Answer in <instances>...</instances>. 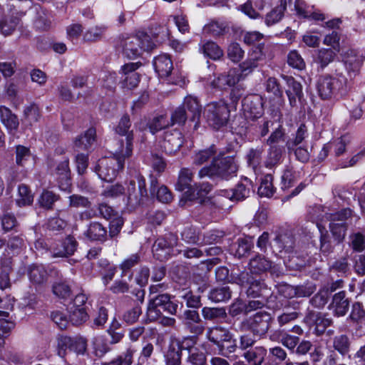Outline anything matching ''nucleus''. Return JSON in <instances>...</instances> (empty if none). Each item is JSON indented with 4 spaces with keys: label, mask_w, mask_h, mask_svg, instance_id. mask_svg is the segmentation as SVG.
Wrapping results in <instances>:
<instances>
[{
    "label": "nucleus",
    "mask_w": 365,
    "mask_h": 365,
    "mask_svg": "<svg viewBox=\"0 0 365 365\" xmlns=\"http://www.w3.org/2000/svg\"><path fill=\"white\" fill-rule=\"evenodd\" d=\"M237 170L238 165L233 156H222L220 153L209 165L202 168L197 175L200 178L208 177L212 180H227L235 176Z\"/></svg>",
    "instance_id": "nucleus-1"
},
{
    "label": "nucleus",
    "mask_w": 365,
    "mask_h": 365,
    "mask_svg": "<svg viewBox=\"0 0 365 365\" xmlns=\"http://www.w3.org/2000/svg\"><path fill=\"white\" fill-rule=\"evenodd\" d=\"M118 46L125 57L133 59L140 56L144 51H151L155 43L149 35L140 32L135 35L120 36Z\"/></svg>",
    "instance_id": "nucleus-2"
},
{
    "label": "nucleus",
    "mask_w": 365,
    "mask_h": 365,
    "mask_svg": "<svg viewBox=\"0 0 365 365\" xmlns=\"http://www.w3.org/2000/svg\"><path fill=\"white\" fill-rule=\"evenodd\" d=\"M273 322L274 317L269 312L259 311L243 319L240 324V329L241 331H250L258 339H264L267 336Z\"/></svg>",
    "instance_id": "nucleus-3"
},
{
    "label": "nucleus",
    "mask_w": 365,
    "mask_h": 365,
    "mask_svg": "<svg viewBox=\"0 0 365 365\" xmlns=\"http://www.w3.org/2000/svg\"><path fill=\"white\" fill-rule=\"evenodd\" d=\"M341 70L340 68L335 70L336 78L324 75L318 78L316 86L318 95L322 100L331 99L337 91H341V93L346 92L348 80Z\"/></svg>",
    "instance_id": "nucleus-4"
},
{
    "label": "nucleus",
    "mask_w": 365,
    "mask_h": 365,
    "mask_svg": "<svg viewBox=\"0 0 365 365\" xmlns=\"http://www.w3.org/2000/svg\"><path fill=\"white\" fill-rule=\"evenodd\" d=\"M174 298L168 294H158L150 299L146 312L148 319L154 322L160 317L163 312L175 315L178 304L173 300Z\"/></svg>",
    "instance_id": "nucleus-5"
},
{
    "label": "nucleus",
    "mask_w": 365,
    "mask_h": 365,
    "mask_svg": "<svg viewBox=\"0 0 365 365\" xmlns=\"http://www.w3.org/2000/svg\"><path fill=\"white\" fill-rule=\"evenodd\" d=\"M126 158L121 156L118 149L114 156L99 159L94 170L102 180L112 182L117 176L118 171L123 169Z\"/></svg>",
    "instance_id": "nucleus-6"
},
{
    "label": "nucleus",
    "mask_w": 365,
    "mask_h": 365,
    "mask_svg": "<svg viewBox=\"0 0 365 365\" xmlns=\"http://www.w3.org/2000/svg\"><path fill=\"white\" fill-rule=\"evenodd\" d=\"M230 113V111L225 103L213 102L207 105L205 117L210 126L215 130H219L227 125Z\"/></svg>",
    "instance_id": "nucleus-7"
},
{
    "label": "nucleus",
    "mask_w": 365,
    "mask_h": 365,
    "mask_svg": "<svg viewBox=\"0 0 365 365\" xmlns=\"http://www.w3.org/2000/svg\"><path fill=\"white\" fill-rule=\"evenodd\" d=\"M131 122L128 115L125 114L122 116L118 124L115 128V133L120 135L125 136V143L123 140L120 141V145L118 148L121 156L130 157L133 152V132L130 130Z\"/></svg>",
    "instance_id": "nucleus-8"
},
{
    "label": "nucleus",
    "mask_w": 365,
    "mask_h": 365,
    "mask_svg": "<svg viewBox=\"0 0 365 365\" xmlns=\"http://www.w3.org/2000/svg\"><path fill=\"white\" fill-rule=\"evenodd\" d=\"M242 111L247 119L255 120L264 114V100L258 94L245 96L242 101Z\"/></svg>",
    "instance_id": "nucleus-9"
},
{
    "label": "nucleus",
    "mask_w": 365,
    "mask_h": 365,
    "mask_svg": "<svg viewBox=\"0 0 365 365\" xmlns=\"http://www.w3.org/2000/svg\"><path fill=\"white\" fill-rule=\"evenodd\" d=\"M128 202L132 207L140 205L147 197L145 180L142 176H138L137 182L132 180L129 182L127 188Z\"/></svg>",
    "instance_id": "nucleus-10"
},
{
    "label": "nucleus",
    "mask_w": 365,
    "mask_h": 365,
    "mask_svg": "<svg viewBox=\"0 0 365 365\" xmlns=\"http://www.w3.org/2000/svg\"><path fill=\"white\" fill-rule=\"evenodd\" d=\"M183 144V137L178 130L164 133L160 146L163 152L168 155L175 154Z\"/></svg>",
    "instance_id": "nucleus-11"
},
{
    "label": "nucleus",
    "mask_w": 365,
    "mask_h": 365,
    "mask_svg": "<svg viewBox=\"0 0 365 365\" xmlns=\"http://www.w3.org/2000/svg\"><path fill=\"white\" fill-rule=\"evenodd\" d=\"M193 176L194 173L191 169L182 168L179 172L178 181L175 183V189L180 192H185V195L189 200L195 199V190L191 184Z\"/></svg>",
    "instance_id": "nucleus-12"
},
{
    "label": "nucleus",
    "mask_w": 365,
    "mask_h": 365,
    "mask_svg": "<svg viewBox=\"0 0 365 365\" xmlns=\"http://www.w3.org/2000/svg\"><path fill=\"white\" fill-rule=\"evenodd\" d=\"M140 62L129 63L122 66L120 83L123 88L133 89L140 82V75L136 70L141 66Z\"/></svg>",
    "instance_id": "nucleus-13"
},
{
    "label": "nucleus",
    "mask_w": 365,
    "mask_h": 365,
    "mask_svg": "<svg viewBox=\"0 0 365 365\" xmlns=\"http://www.w3.org/2000/svg\"><path fill=\"white\" fill-rule=\"evenodd\" d=\"M327 314L317 312L313 310H308L305 317L304 322L309 325H314V331L317 336L323 334L327 327H330L333 322L331 318L327 317Z\"/></svg>",
    "instance_id": "nucleus-14"
},
{
    "label": "nucleus",
    "mask_w": 365,
    "mask_h": 365,
    "mask_svg": "<svg viewBox=\"0 0 365 365\" xmlns=\"http://www.w3.org/2000/svg\"><path fill=\"white\" fill-rule=\"evenodd\" d=\"M183 324L185 328L196 336L201 335L205 329V323L198 312L195 309H186L183 312Z\"/></svg>",
    "instance_id": "nucleus-15"
},
{
    "label": "nucleus",
    "mask_w": 365,
    "mask_h": 365,
    "mask_svg": "<svg viewBox=\"0 0 365 365\" xmlns=\"http://www.w3.org/2000/svg\"><path fill=\"white\" fill-rule=\"evenodd\" d=\"M282 78L287 84L285 93L288 97L289 105L292 107L297 106V103H302L304 100L302 84L292 76L282 75Z\"/></svg>",
    "instance_id": "nucleus-16"
},
{
    "label": "nucleus",
    "mask_w": 365,
    "mask_h": 365,
    "mask_svg": "<svg viewBox=\"0 0 365 365\" xmlns=\"http://www.w3.org/2000/svg\"><path fill=\"white\" fill-rule=\"evenodd\" d=\"M192 341L191 339H184L182 341H172L164 354L165 365H180L182 351L185 350V342Z\"/></svg>",
    "instance_id": "nucleus-17"
},
{
    "label": "nucleus",
    "mask_w": 365,
    "mask_h": 365,
    "mask_svg": "<svg viewBox=\"0 0 365 365\" xmlns=\"http://www.w3.org/2000/svg\"><path fill=\"white\" fill-rule=\"evenodd\" d=\"M248 267L251 274H254L255 276H259L267 272H270L272 274L276 270V266L273 264V262L260 254H257L250 259Z\"/></svg>",
    "instance_id": "nucleus-18"
},
{
    "label": "nucleus",
    "mask_w": 365,
    "mask_h": 365,
    "mask_svg": "<svg viewBox=\"0 0 365 365\" xmlns=\"http://www.w3.org/2000/svg\"><path fill=\"white\" fill-rule=\"evenodd\" d=\"M180 106L186 110L189 120L195 123L194 127L196 128L198 125L202 113V105L199 99L195 96L187 95L185 97L183 103Z\"/></svg>",
    "instance_id": "nucleus-19"
},
{
    "label": "nucleus",
    "mask_w": 365,
    "mask_h": 365,
    "mask_svg": "<svg viewBox=\"0 0 365 365\" xmlns=\"http://www.w3.org/2000/svg\"><path fill=\"white\" fill-rule=\"evenodd\" d=\"M207 338L210 341L217 346L220 351H222L225 349L224 344L231 342L232 335L225 328L215 327L209 329L207 332Z\"/></svg>",
    "instance_id": "nucleus-20"
},
{
    "label": "nucleus",
    "mask_w": 365,
    "mask_h": 365,
    "mask_svg": "<svg viewBox=\"0 0 365 365\" xmlns=\"http://www.w3.org/2000/svg\"><path fill=\"white\" fill-rule=\"evenodd\" d=\"M344 62L350 79L358 75L363 63V57L354 50H348L344 55Z\"/></svg>",
    "instance_id": "nucleus-21"
},
{
    "label": "nucleus",
    "mask_w": 365,
    "mask_h": 365,
    "mask_svg": "<svg viewBox=\"0 0 365 365\" xmlns=\"http://www.w3.org/2000/svg\"><path fill=\"white\" fill-rule=\"evenodd\" d=\"M192 341L185 342V350L187 351V363L190 365H207L205 352L200 347L194 346L193 337H188Z\"/></svg>",
    "instance_id": "nucleus-22"
},
{
    "label": "nucleus",
    "mask_w": 365,
    "mask_h": 365,
    "mask_svg": "<svg viewBox=\"0 0 365 365\" xmlns=\"http://www.w3.org/2000/svg\"><path fill=\"white\" fill-rule=\"evenodd\" d=\"M349 305L350 299L345 291H341L333 295L329 309L333 310L335 316L343 317L347 313Z\"/></svg>",
    "instance_id": "nucleus-23"
},
{
    "label": "nucleus",
    "mask_w": 365,
    "mask_h": 365,
    "mask_svg": "<svg viewBox=\"0 0 365 365\" xmlns=\"http://www.w3.org/2000/svg\"><path fill=\"white\" fill-rule=\"evenodd\" d=\"M78 246V242L71 235H68L65 240L58 244L53 249V257H67L73 255L76 252Z\"/></svg>",
    "instance_id": "nucleus-24"
},
{
    "label": "nucleus",
    "mask_w": 365,
    "mask_h": 365,
    "mask_svg": "<svg viewBox=\"0 0 365 365\" xmlns=\"http://www.w3.org/2000/svg\"><path fill=\"white\" fill-rule=\"evenodd\" d=\"M56 173L58 187L63 191L71 192V182L68 160H65L58 164L56 168Z\"/></svg>",
    "instance_id": "nucleus-25"
},
{
    "label": "nucleus",
    "mask_w": 365,
    "mask_h": 365,
    "mask_svg": "<svg viewBox=\"0 0 365 365\" xmlns=\"http://www.w3.org/2000/svg\"><path fill=\"white\" fill-rule=\"evenodd\" d=\"M250 193V189L247 185L238 182L232 189L220 190L218 195L232 201H241L248 197Z\"/></svg>",
    "instance_id": "nucleus-26"
},
{
    "label": "nucleus",
    "mask_w": 365,
    "mask_h": 365,
    "mask_svg": "<svg viewBox=\"0 0 365 365\" xmlns=\"http://www.w3.org/2000/svg\"><path fill=\"white\" fill-rule=\"evenodd\" d=\"M28 276L34 285H43L48 281V272L43 264H33L28 267Z\"/></svg>",
    "instance_id": "nucleus-27"
},
{
    "label": "nucleus",
    "mask_w": 365,
    "mask_h": 365,
    "mask_svg": "<svg viewBox=\"0 0 365 365\" xmlns=\"http://www.w3.org/2000/svg\"><path fill=\"white\" fill-rule=\"evenodd\" d=\"M267 349L263 346H257L245 351L243 358L250 365H263Z\"/></svg>",
    "instance_id": "nucleus-28"
},
{
    "label": "nucleus",
    "mask_w": 365,
    "mask_h": 365,
    "mask_svg": "<svg viewBox=\"0 0 365 365\" xmlns=\"http://www.w3.org/2000/svg\"><path fill=\"white\" fill-rule=\"evenodd\" d=\"M96 131L94 128H88L83 135L74 140V148L77 152L89 150L96 141Z\"/></svg>",
    "instance_id": "nucleus-29"
},
{
    "label": "nucleus",
    "mask_w": 365,
    "mask_h": 365,
    "mask_svg": "<svg viewBox=\"0 0 365 365\" xmlns=\"http://www.w3.org/2000/svg\"><path fill=\"white\" fill-rule=\"evenodd\" d=\"M242 73L236 68L230 69L227 74L220 75L217 79L214 80L212 84L215 87L220 88L225 86H234L242 79Z\"/></svg>",
    "instance_id": "nucleus-30"
},
{
    "label": "nucleus",
    "mask_w": 365,
    "mask_h": 365,
    "mask_svg": "<svg viewBox=\"0 0 365 365\" xmlns=\"http://www.w3.org/2000/svg\"><path fill=\"white\" fill-rule=\"evenodd\" d=\"M153 66L156 73L161 78L168 77L173 68V61L167 54L159 55L153 61Z\"/></svg>",
    "instance_id": "nucleus-31"
},
{
    "label": "nucleus",
    "mask_w": 365,
    "mask_h": 365,
    "mask_svg": "<svg viewBox=\"0 0 365 365\" xmlns=\"http://www.w3.org/2000/svg\"><path fill=\"white\" fill-rule=\"evenodd\" d=\"M334 287H332L331 288H328L327 286L321 287L309 299V304L316 309H323L329 302L332 292H334Z\"/></svg>",
    "instance_id": "nucleus-32"
},
{
    "label": "nucleus",
    "mask_w": 365,
    "mask_h": 365,
    "mask_svg": "<svg viewBox=\"0 0 365 365\" xmlns=\"http://www.w3.org/2000/svg\"><path fill=\"white\" fill-rule=\"evenodd\" d=\"M287 9L286 0H281L280 4L273 8L264 17V23L267 26L279 23L284 17Z\"/></svg>",
    "instance_id": "nucleus-33"
},
{
    "label": "nucleus",
    "mask_w": 365,
    "mask_h": 365,
    "mask_svg": "<svg viewBox=\"0 0 365 365\" xmlns=\"http://www.w3.org/2000/svg\"><path fill=\"white\" fill-rule=\"evenodd\" d=\"M0 119L8 130L16 131L18 129L19 125L18 117L4 106H0Z\"/></svg>",
    "instance_id": "nucleus-34"
},
{
    "label": "nucleus",
    "mask_w": 365,
    "mask_h": 365,
    "mask_svg": "<svg viewBox=\"0 0 365 365\" xmlns=\"http://www.w3.org/2000/svg\"><path fill=\"white\" fill-rule=\"evenodd\" d=\"M78 344L82 349H86L85 342L77 341L76 339L68 336H60L57 338L58 354L63 357L67 350H72L74 346Z\"/></svg>",
    "instance_id": "nucleus-35"
},
{
    "label": "nucleus",
    "mask_w": 365,
    "mask_h": 365,
    "mask_svg": "<svg viewBox=\"0 0 365 365\" xmlns=\"http://www.w3.org/2000/svg\"><path fill=\"white\" fill-rule=\"evenodd\" d=\"M246 288L247 295L253 298L261 297L267 291V286L264 281L257 278V276H255Z\"/></svg>",
    "instance_id": "nucleus-36"
},
{
    "label": "nucleus",
    "mask_w": 365,
    "mask_h": 365,
    "mask_svg": "<svg viewBox=\"0 0 365 365\" xmlns=\"http://www.w3.org/2000/svg\"><path fill=\"white\" fill-rule=\"evenodd\" d=\"M308 136L307 127L304 124H301L298 128L295 135L293 138H289L286 142V148L289 153H292L296 147L299 145H304L305 139Z\"/></svg>",
    "instance_id": "nucleus-37"
},
{
    "label": "nucleus",
    "mask_w": 365,
    "mask_h": 365,
    "mask_svg": "<svg viewBox=\"0 0 365 365\" xmlns=\"http://www.w3.org/2000/svg\"><path fill=\"white\" fill-rule=\"evenodd\" d=\"M85 234L91 240L103 242L107 238L106 228L98 222H91Z\"/></svg>",
    "instance_id": "nucleus-38"
},
{
    "label": "nucleus",
    "mask_w": 365,
    "mask_h": 365,
    "mask_svg": "<svg viewBox=\"0 0 365 365\" xmlns=\"http://www.w3.org/2000/svg\"><path fill=\"white\" fill-rule=\"evenodd\" d=\"M217 148L215 145H211L209 148L195 152L192 157V163L195 165L200 166L208 162L211 158H216Z\"/></svg>",
    "instance_id": "nucleus-39"
},
{
    "label": "nucleus",
    "mask_w": 365,
    "mask_h": 365,
    "mask_svg": "<svg viewBox=\"0 0 365 365\" xmlns=\"http://www.w3.org/2000/svg\"><path fill=\"white\" fill-rule=\"evenodd\" d=\"M331 272L336 274L338 277H345L350 272V264L349 263V255L347 253L345 256L335 260L329 267Z\"/></svg>",
    "instance_id": "nucleus-40"
},
{
    "label": "nucleus",
    "mask_w": 365,
    "mask_h": 365,
    "mask_svg": "<svg viewBox=\"0 0 365 365\" xmlns=\"http://www.w3.org/2000/svg\"><path fill=\"white\" fill-rule=\"evenodd\" d=\"M263 153L264 148L262 145L251 148L246 154V160L248 166L255 170L262 162Z\"/></svg>",
    "instance_id": "nucleus-41"
},
{
    "label": "nucleus",
    "mask_w": 365,
    "mask_h": 365,
    "mask_svg": "<svg viewBox=\"0 0 365 365\" xmlns=\"http://www.w3.org/2000/svg\"><path fill=\"white\" fill-rule=\"evenodd\" d=\"M201 313L203 319L207 321L217 322L227 317V312L224 307H205L202 309Z\"/></svg>",
    "instance_id": "nucleus-42"
},
{
    "label": "nucleus",
    "mask_w": 365,
    "mask_h": 365,
    "mask_svg": "<svg viewBox=\"0 0 365 365\" xmlns=\"http://www.w3.org/2000/svg\"><path fill=\"white\" fill-rule=\"evenodd\" d=\"M60 200V195L52 191L44 190L38 199L39 206L46 210L53 209L56 202Z\"/></svg>",
    "instance_id": "nucleus-43"
},
{
    "label": "nucleus",
    "mask_w": 365,
    "mask_h": 365,
    "mask_svg": "<svg viewBox=\"0 0 365 365\" xmlns=\"http://www.w3.org/2000/svg\"><path fill=\"white\" fill-rule=\"evenodd\" d=\"M284 148L282 145L269 146L267 152V156L265 160L267 168H272L279 164L282 158Z\"/></svg>",
    "instance_id": "nucleus-44"
},
{
    "label": "nucleus",
    "mask_w": 365,
    "mask_h": 365,
    "mask_svg": "<svg viewBox=\"0 0 365 365\" xmlns=\"http://www.w3.org/2000/svg\"><path fill=\"white\" fill-rule=\"evenodd\" d=\"M232 297V292L229 287L223 286L211 289L208 299L213 302H223L229 300Z\"/></svg>",
    "instance_id": "nucleus-45"
},
{
    "label": "nucleus",
    "mask_w": 365,
    "mask_h": 365,
    "mask_svg": "<svg viewBox=\"0 0 365 365\" xmlns=\"http://www.w3.org/2000/svg\"><path fill=\"white\" fill-rule=\"evenodd\" d=\"M201 51L205 56L215 61L220 59L224 54L222 49L212 41H208L203 43Z\"/></svg>",
    "instance_id": "nucleus-46"
},
{
    "label": "nucleus",
    "mask_w": 365,
    "mask_h": 365,
    "mask_svg": "<svg viewBox=\"0 0 365 365\" xmlns=\"http://www.w3.org/2000/svg\"><path fill=\"white\" fill-rule=\"evenodd\" d=\"M7 247L14 255H19L26 247V240L22 235H12L7 241Z\"/></svg>",
    "instance_id": "nucleus-47"
},
{
    "label": "nucleus",
    "mask_w": 365,
    "mask_h": 365,
    "mask_svg": "<svg viewBox=\"0 0 365 365\" xmlns=\"http://www.w3.org/2000/svg\"><path fill=\"white\" fill-rule=\"evenodd\" d=\"M255 276L254 274H251L250 271H247L246 269H234L231 274L232 281L244 287H247Z\"/></svg>",
    "instance_id": "nucleus-48"
},
{
    "label": "nucleus",
    "mask_w": 365,
    "mask_h": 365,
    "mask_svg": "<svg viewBox=\"0 0 365 365\" xmlns=\"http://www.w3.org/2000/svg\"><path fill=\"white\" fill-rule=\"evenodd\" d=\"M178 237L173 233H168L165 237L158 238L153 245V251L169 250L177 245Z\"/></svg>",
    "instance_id": "nucleus-49"
},
{
    "label": "nucleus",
    "mask_w": 365,
    "mask_h": 365,
    "mask_svg": "<svg viewBox=\"0 0 365 365\" xmlns=\"http://www.w3.org/2000/svg\"><path fill=\"white\" fill-rule=\"evenodd\" d=\"M203 30L213 36H220L228 31V24L226 22L212 21L204 26Z\"/></svg>",
    "instance_id": "nucleus-50"
},
{
    "label": "nucleus",
    "mask_w": 365,
    "mask_h": 365,
    "mask_svg": "<svg viewBox=\"0 0 365 365\" xmlns=\"http://www.w3.org/2000/svg\"><path fill=\"white\" fill-rule=\"evenodd\" d=\"M253 247V242L251 238H239L236 243L233 245L235 250V255L239 258L248 255Z\"/></svg>",
    "instance_id": "nucleus-51"
},
{
    "label": "nucleus",
    "mask_w": 365,
    "mask_h": 365,
    "mask_svg": "<svg viewBox=\"0 0 365 365\" xmlns=\"http://www.w3.org/2000/svg\"><path fill=\"white\" fill-rule=\"evenodd\" d=\"M19 19L14 16H6L0 21V31L4 36H9L15 31Z\"/></svg>",
    "instance_id": "nucleus-52"
},
{
    "label": "nucleus",
    "mask_w": 365,
    "mask_h": 365,
    "mask_svg": "<svg viewBox=\"0 0 365 365\" xmlns=\"http://www.w3.org/2000/svg\"><path fill=\"white\" fill-rule=\"evenodd\" d=\"M273 176L271 174H267L261 180L260 185L258 188V194L261 197H272L275 191L273 186Z\"/></svg>",
    "instance_id": "nucleus-53"
},
{
    "label": "nucleus",
    "mask_w": 365,
    "mask_h": 365,
    "mask_svg": "<svg viewBox=\"0 0 365 365\" xmlns=\"http://www.w3.org/2000/svg\"><path fill=\"white\" fill-rule=\"evenodd\" d=\"M69 321L73 325H79L87 321L88 315L85 308H76V307H70Z\"/></svg>",
    "instance_id": "nucleus-54"
},
{
    "label": "nucleus",
    "mask_w": 365,
    "mask_h": 365,
    "mask_svg": "<svg viewBox=\"0 0 365 365\" xmlns=\"http://www.w3.org/2000/svg\"><path fill=\"white\" fill-rule=\"evenodd\" d=\"M351 341L349 338L345 334L336 336L334 338L333 346L335 350L340 353L342 356H345L349 351Z\"/></svg>",
    "instance_id": "nucleus-55"
},
{
    "label": "nucleus",
    "mask_w": 365,
    "mask_h": 365,
    "mask_svg": "<svg viewBox=\"0 0 365 365\" xmlns=\"http://www.w3.org/2000/svg\"><path fill=\"white\" fill-rule=\"evenodd\" d=\"M19 198L16 199V204L19 207L29 205L33 202L34 196L29 187L25 184H21L19 186Z\"/></svg>",
    "instance_id": "nucleus-56"
},
{
    "label": "nucleus",
    "mask_w": 365,
    "mask_h": 365,
    "mask_svg": "<svg viewBox=\"0 0 365 365\" xmlns=\"http://www.w3.org/2000/svg\"><path fill=\"white\" fill-rule=\"evenodd\" d=\"M187 119H189V116L187 115L186 110L184 109V107L179 106L171 113L169 123L170 126L174 125H184Z\"/></svg>",
    "instance_id": "nucleus-57"
},
{
    "label": "nucleus",
    "mask_w": 365,
    "mask_h": 365,
    "mask_svg": "<svg viewBox=\"0 0 365 365\" xmlns=\"http://www.w3.org/2000/svg\"><path fill=\"white\" fill-rule=\"evenodd\" d=\"M245 51L238 43H230L227 48V58L233 63L240 62L244 57Z\"/></svg>",
    "instance_id": "nucleus-58"
},
{
    "label": "nucleus",
    "mask_w": 365,
    "mask_h": 365,
    "mask_svg": "<svg viewBox=\"0 0 365 365\" xmlns=\"http://www.w3.org/2000/svg\"><path fill=\"white\" fill-rule=\"evenodd\" d=\"M329 228L336 243L344 240L347 230L346 222H330Z\"/></svg>",
    "instance_id": "nucleus-59"
},
{
    "label": "nucleus",
    "mask_w": 365,
    "mask_h": 365,
    "mask_svg": "<svg viewBox=\"0 0 365 365\" xmlns=\"http://www.w3.org/2000/svg\"><path fill=\"white\" fill-rule=\"evenodd\" d=\"M133 351L128 349L126 351L118 355L111 361L103 362L101 365H131L133 363Z\"/></svg>",
    "instance_id": "nucleus-60"
},
{
    "label": "nucleus",
    "mask_w": 365,
    "mask_h": 365,
    "mask_svg": "<svg viewBox=\"0 0 365 365\" xmlns=\"http://www.w3.org/2000/svg\"><path fill=\"white\" fill-rule=\"evenodd\" d=\"M24 120L28 121L30 125L38 121L41 118V113L38 106L35 103L26 106L24 110Z\"/></svg>",
    "instance_id": "nucleus-61"
},
{
    "label": "nucleus",
    "mask_w": 365,
    "mask_h": 365,
    "mask_svg": "<svg viewBox=\"0 0 365 365\" xmlns=\"http://www.w3.org/2000/svg\"><path fill=\"white\" fill-rule=\"evenodd\" d=\"M331 48H322L318 51L317 62L320 63L322 68L326 67L329 63L334 61L336 53Z\"/></svg>",
    "instance_id": "nucleus-62"
},
{
    "label": "nucleus",
    "mask_w": 365,
    "mask_h": 365,
    "mask_svg": "<svg viewBox=\"0 0 365 365\" xmlns=\"http://www.w3.org/2000/svg\"><path fill=\"white\" fill-rule=\"evenodd\" d=\"M168 126H170L169 120H167L165 115H160L155 117L149 123L148 128L150 131L155 134L157 132L164 129Z\"/></svg>",
    "instance_id": "nucleus-63"
},
{
    "label": "nucleus",
    "mask_w": 365,
    "mask_h": 365,
    "mask_svg": "<svg viewBox=\"0 0 365 365\" xmlns=\"http://www.w3.org/2000/svg\"><path fill=\"white\" fill-rule=\"evenodd\" d=\"M69 207L75 208H88L91 205L88 197L81 195L73 194L68 197Z\"/></svg>",
    "instance_id": "nucleus-64"
}]
</instances>
